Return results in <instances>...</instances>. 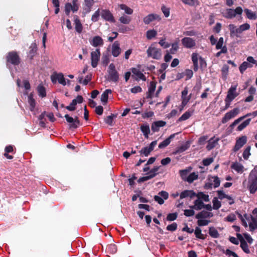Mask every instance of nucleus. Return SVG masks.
Listing matches in <instances>:
<instances>
[{
	"label": "nucleus",
	"instance_id": "obj_59",
	"mask_svg": "<svg viewBox=\"0 0 257 257\" xmlns=\"http://www.w3.org/2000/svg\"><path fill=\"white\" fill-rule=\"evenodd\" d=\"M166 229L168 231H174L177 229V224L176 222H173V223L168 225Z\"/></svg>",
	"mask_w": 257,
	"mask_h": 257
},
{
	"label": "nucleus",
	"instance_id": "obj_57",
	"mask_svg": "<svg viewBox=\"0 0 257 257\" xmlns=\"http://www.w3.org/2000/svg\"><path fill=\"white\" fill-rule=\"evenodd\" d=\"M65 117L68 122L74 123L75 126L77 127V124L79 123L78 120H74L72 117L69 116L68 114L65 115Z\"/></svg>",
	"mask_w": 257,
	"mask_h": 257
},
{
	"label": "nucleus",
	"instance_id": "obj_19",
	"mask_svg": "<svg viewBox=\"0 0 257 257\" xmlns=\"http://www.w3.org/2000/svg\"><path fill=\"white\" fill-rule=\"evenodd\" d=\"M90 43L93 46L96 47L102 46L103 44V41L100 37L95 36L90 41Z\"/></svg>",
	"mask_w": 257,
	"mask_h": 257
},
{
	"label": "nucleus",
	"instance_id": "obj_5",
	"mask_svg": "<svg viewBox=\"0 0 257 257\" xmlns=\"http://www.w3.org/2000/svg\"><path fill=\"white\" fill-rule=\"evenodd\" d=\"M80 7V4L78 0H72L71 3H67L65 5V13L69 16L71 12L73 13L77 12Z\"/></svg>",
	"mask_w": 257,
	"mask_h": 257
},
{
	"label": "nucleus",
	"instance_id": "obj_52",
	"mask_svg": "<svg viewBox=\"0 0 257 257\" xmlns=\"http://www.w3.org/2000/svg\"><path fill=\"white\" fill-rule=\"evenodd\" d=\"M166 124V122L162 120H159L154 122L152 125V128H154V127H163Z\"/></svg>",
	"mask_w": 257,
	"mask_h": 257
},
{
	"label": "nucleus",
	"instance_id": "obj_11",
	"mask_svg": "<svg viewBox=\"0 0 257 257\" xmlns=\"http://www.w3.org/2000/svg\"><path fill=\"white\" fill-rule=\"evenodd\" d=\"M7 61L14 65H17L20 63L19 57L17 53L15 52H12L8 54Z\"/></svg>",
	"mask_w": 257,
	"mask_h": 257
},
{
	"label": "nucleus",
	"instance_id": "obj_48",
	"mask_svg": "<svg viewBox=\"0 0 257 257\" xmlns=\"http://www.w3.org/2000/svg\"><path fill=\"white\" fill-rule=\"evenodd\" d=\"M178 216V213L177 212L169 213L166 217L167 221H172L176 220Z\"/></svg>",
	"mask_w": 257,
	"mask_h": 257
},
{
	"label": "nucleus",
	"instance_id": "obj_9",
	"mask_svg": "<svg viewBox=\"0 0 257 257\" xmlns=\"http://www.w3.org/2000/svg\"><path fill=\"white\" fill-rule=\"evenodd\" d=\"M51 80L53 83H56L57 81L63 86L66 85V80L62 73H55L51 76Z\"/></svg>",
	"mask_w": 257,
	"mask_h": 257
},
{
	"label": "nucleus",
	"instance_id": "obj_24",
	"mask_svg": "<svg viewBox=\"0 0 257 257\" xmlns=\"http://www.w3.org/2000/svg\"><path fill=\"white\" fill-rule=\"evenodd\" d=\"M257 115L256 111H254L252 112V113H249L246 114V115L241 116L236 120H235L233 123L230 125L231 127H234L236 124H238L240 122V121H241L244 118L247 117V116H252V117H255Z\"/></svg>",
	"mask_w": 257,
	"mask_h": 257
},
{
	"label": "nucleus",
	"instance_id": "obj_60",
	"mask_svg": "<svg viewBox=\"0 0 257 257\" xmlns=\"http://www.w3.org/2000/svg\"><path fill=\"white\" fill-rule=\"evenodd\" d=\"M100 15H101V13H100V10L98 9L92 16L91 20L93 22H97L98 20Z\"/></svg>",
	"mask_w": 257,
	"mask_h": 257
},
{
	"label": "nucleus",
	"instance_id": "obj_20",
	"mask_svg": "<svg viewBox=\"0 0 257 257\" xmlns=\"http://www.w3.org/2000/svg\"><path fill=\"white\" fill-rule=\"evenodd\" d=\"M28 103L29 104V109L34 114L36 113V109L35 108V100L33 98V94H30L28 96Z\"/></svg>",
	"mask_w": 257,
	"mask_h": 257
},
{
	"label": "nucleus",
	"instance_id": "obj_7",
	"mask_svg": "<svg viewBox=\"0 0 257 257\" xmlns=\"http://www.w3.org/2000/svg\"><path fill=\"white\" fill-rule=\"evenodd\" d=\"M242 9L241 7H238L235 10L227 9L225 14V17L228 19L234 18L237 15H241L242 13Z\"/></svg>",
	"mask_w": 257,
	"mask_h": 257
},
{
	"label": "nucleus",
	"instance_id": "obj_6",
	"mask_svg": "<svg viewBox=\"0 0 257 257\" xmlns=\"http://www.w3.org/2000/svg\"><path fill=\"white\" fill-rule=\"evenodd\" d=\"M108 80L115 83L117 82L119 79V74L115 69L113 64L111 63L108 66Z\"/></svg>",
	"mask_w": 257,
	"mask_h": 257
},
{
	"label": "nucleus",
	"instance_id": "obj_42",
	"mask_svg": "<svg viewBox=\"0 0 257 257\" xmlns=\"http://www.w3.org/2000/svg\"><path fill=\"white\" fill-rule=\"evenodd\" d=\"M252 66V64H249L247 62H243L239 67V70L241 73H243V72L247 68H250Z\"/></svg>",
	"mask_w": 257,
	"mask_h": 257
},
{
	"label": "nucleus",
	"instance_id": "obj_39",
	"mask_svg": "<svg viewBox=\"0 0 257 257\" xmlns=\"http://www.w3.org/2000/svg\"><path fill=\"white\" fill-rule=\"evenodd\" d=\"M119 21L123 24H128L131 21L130 17L123 15L119 18Z\"/></svg>",
	"mask_w": 257,
	"mask_h": 257
},
{
	"label": "nucleus",
	"instance_id": "obj_3",
	"mask_svg": "<svg viewBox=\"0 0 257 257\" xmlns=\"http://www.w3.org/2000/svg\"><path fill=\"white\" fill-rule=\"evenodd\" d=\"M237 85H232L227 91V96L225 99L226 108H228L231 101L239 95L236 92Z\"/></svg>",
	"mask_w": 257,
	"mask_h": 257
},
{
	"label": "nucleus",
	"instance_id": "obj_8",
	"mask_svg": "<svg viewBox=\"0 0 257 257\" xmlns=\"http://www.w3.org/2000/svg\"><path fill=\"white\" fill-rule=\"evenodd\" d=\"M100 56V52L99 49H97L91 53V65L92 67L95 68L98 64Z\"/></svg>",
	"mask_w": 257,
	"mask_h": 257
},
{
	"label": "nucleus",
	"instance_id": "obj_62",
	"mask_svg": "<svg viewBox=\"0 0 257 257\" xmlns=\"http://www.w3.org/2000/svg\"><path fill=\"white\" fill-rule=\"evenodd\" d=\"M250 28V26L248 24L245 23L240 25L239 27L240 34L242 32L247 30Z\"/></svg>",
	"mask_w": 257,
	"mask_h": 257
},
{
	"label": "nucleus",
	"instance_id": "obj_49",
	"mask_svg": "<svg viewBox=\"0 0 257 257\" xmlns=\"http://www.w3.org/2000/svg\"><path fill=\"white\" fill-rule=\"evenodd\" d=\"M154 177H155V175L154 174L153 175H148L146 176H144V177L140 178L138 180V182L139 183H141L144 182L145 181H146L147 180H149L150 179H151L153 178Z\"/></svg>",
	"mask_w": 257,
	"mask_h": 257
},
{
	"label": "nucleus",
	"instance_id": "obj_25",
	"mask_svg": "<svg viewBox=\"0 0 257 257\" xmlns=\"http://www.w3.org/2000/svg\"><path fill=\"white\" fill-rule=\"evenodd\" d=\"M212 216V213L203 210L197 214L195 217L196 219H199L202 218H210Z\"/></svg>",
	"mask_w": 257,
	"mask_h": 257
},
{
	"label": "nucleus",
	"instance_id": "obj_40",
	"mask_svg": "<svg viewBox=\"0 0 257 257\" xmlns=\"http://www.w3.org/2000/svg\"><path fill=\"white\" fill-rule=\"evenodd\" d=\"M198 178V175L197 173L195 172L191 173L189 175L186 180L190 183H192L194 180L197 179Z\"/></svg>",
	"mask_w": 257,
	"mask_h": 257
},
{
	"label": "nucleus",
	"instance_id": "obj_58",
	"mask_svg": "<svg viewBox=\"0 0 257 257\" xmlns=\"http://www.w3.org/2000/svg\"><path fill=\"white\" fill-rule=\"evenodd\" d=\"M223 252L225 253L228 256H232L233 257H239V256L234 251L227 249L226 250H223Z\"/></svg>",
	"mask_w": 257,
	"mask_h": 257
},
{
	"label": "nucleus",
	"instance_id": "obj_29",
	"mask_svg": "<svg viewBox=\"0 0 257 257\" xmlns=\"http://www.w3.org/2000/svg\"><path fill=\"white\" fill-rule=\"evenodd\" d=\"M194 234L196 238L204 240L206 237V234H203L202 233V230L201 228L198 226L195 227V230H194Z\"/></svg>",
	"mask_w": 257,
	"mask_h": 257
},
{
	"label": "nucleus",
	"instance_id": "obj_2",
	"mask_svg": "<svg viewBox=\"0 0 257 257\" xmlns=\"http://www.w3.org/2000/svg\"><path fill=\"white\" fill-rule=\"evenodd\" d=\"M146 52L149 58L159 60L162 57L161 50L156 47L154 44L149 47Z\"/></svg>",
	"mask_w": 257,
	"mask_h": 257
},
{
	"label": "nucleus",
	"instance_id": "obj_55",
	"mask_svg": "<svg viewBox=\"0 0 257 257\" xmlns=\"http://www.w3.org/2000/svg\"><path fill=\"white\" fill-rule=\"evenodd\" d=\"M159 44L164 48H168L170 46L169 43L165 41V39L161 38L159 42Z\"/></svg>",
	"mask_w": 257,
	"mask_h": 257
},
{
	"label": "nucleus",
	"instance_id": "obj_34",
	"mask_svg": "<svg viewBox=\"0 0 257 257\" xmlns=\"http://www.w3.org/2000/svg\"><path fill=\"white\" fill-rule=\"evenodd\" d=\"M106 250L109 253L113 254L116 252L117 249L115 244L111 243L107 246Z\"/></svg>",
	"mask_w": 257,
	"mask_h": 257
},
{
	"label": "nucleus",
	"instance_id": "obj_10",
	"mask_svg": "<svg viewBox=\"0 0 257 257\" xmlns=\"http://www.w3.org/2000/svg\"><path fill=\"white\" fill-rule=\"evenodd\" d=\"M247 142V138L246 136H242L239 137L236 142L235 146L233 149L234 152H236L238 151L241 148H242Z\"/></svg>",
	"mask_w": 257,
	"mask_h": 257
},
{
	"label": "nucleus",
	"instance_id": "obj_63",
	"mask_svg": "<svg viewBox=\"0 0 257 257\" xmlns=\"http://www.w3.org/2000/svg\"><path fill=\"white\" fill-rule=\"evenodd\" d=\"M210 222L209 220L206 219H198L197 221V224L199 226H206Z\"/></svg>",
	"mask_w": 257,
	"mask_h": 257
},
{
	"label": "nucleus",
	"instance_id": "obj_23",
	"mask_svg": "<svg viewBox=\"0 0 257 257\" xmlns=\"http://www.w3.org/2000/svg\"><path fill=\"white\" fill-rule=\"evenodd\" d=\"M204 203L202 200L197 199L194 202V205L190 206V207L191 209H195L196 210H201L204 207Z\"/></svg>",
	"mask_w": 257,
	"mask_h": 257
},
{
	"label": "nucleus",
	"instance_id": "obj_28",
	"mask_svg": "<svg viewBox=\"0 0 257 257\" xmlns=\"http://www.w3.org/2000/svg\"><path fill=\"white\" fill-rule=\"evenodd\" d=\"M228 29L230 31L231 36H238V35L240 34L239 27L237 28L233 24H230L228 26Z\"/></svg>",
	"mask_w": 257,
	"mask_h": 257
},
{
	"label": "nucleus",
	"instance_id": "obj_46",
	"mask_svg": "<svg viewBox=\"0 0 257 257\" xmlns=\"http://www.w3.org/2000/svg\"><path fill=\"white\" fill-rule=\"evenodd\" d=\"M217 143V141L214 140L213 139H210L206 146V149L207 150L210 151L214 148Z\"/></svg>",
	"mask_w": 257,
	"mask_h": 257
},
{
	"label": "nucleus",
	"instance_id": "obj_37",
	"mask_svg": "<svg viewBox=\"0 0 257 257\" xmlns=\"http://www.w3.org/2000/svg\"><path fill=\"white\" fill-rule=\"evenodd\" d=\"M209 234L213 238H218L219 236V234L218 231L213 227L209 228Z\"/></svg>",
	"mask_w": 257,
	"mask_h": 257
},
{
	"label": "nucleus",
	"instance_id": "obj_16",
	"mask_svg": "<svg viewBox=\"0 0 257 257\" xmlns=\"http://www.w3.org/2000/svg\"><path fill=\"white\" fill-rule=\"evenodd\" d=\"M119 45V43L118 41H115L112 45L111 53L114 57H117L121 52Z\"/></svg>",
	"mask_w": 257,
	"mask_h": 257
},
{
	"label": "nucleus",
	"instance_id": "obj_22",
	"mask_svg": "<svg viewBox=\"0 0 257 257\" xmlns=\"http://www.w3.org/2000/svg\"><path fill=\"white\" fill-rule=\"evenodd\" d=\"M196 195V193L193 190H184L182 191L180 194V198L181 199L185 198L187 197H189L191 198L195 197Z\"/></svg>",
	"mask_w": 257,
	"mask_h": 257
},
{
	"label": "nucleus",
	"instance_id": "obj_27",
	"mask_svg": "<svg viewBox=\"0 0 257 257\" xmlns=\"http://www.w3.org/2000/svg\"><path fill=\"white\" fill-rule=\"evenodd\" d=\"M74 19L75 30L77 33H81L82 31L83 27L80 22V21L77 16H75L74 17Z\"/></svg>",
	"mask_w": 257,
	"mask_h": 257
},
{
	"label": "nucleus",
	"instance_id": "obj_31",
	"mask_svg": "<svg viewBox=\"0 0 257 257\" xmlns=\"http://www.w3.org/2000/svg\"><path fill=\"white\" fill-rule=\"evenodd\" d=\"M132 73L137 77V79L146 80L145 75L138 69L134 68L132 69Z\"/></svg>",
	"mask_w": 257,
	"mask_h": 257
},
{
	"label": "nucleus",
	"instance_id": "obj_12",
	"mask_svg": "<svg viewBox=\"0 0 257 257\" xmlns=\"http://www.w3.org/2000/svg\"><path fill=\"white\" fill-rule=\"evenodd\" d=\"M181 41L182 45L187 48H192L196 45L195 41L190 37H185Z\"/></svg>",
	"mask_w": 257,
	"mask_h": 257
},
{
	"label": "nucleus",
	"instance_id": "obj_38",
	"mask_svg": "<svg viewBox=\"0 0 257 257\" xmlns=\"http://www.w3.org/2000/svg\"><path fill=\"white\" fill-rule=\"evenodd\" d=\"M195 196L197 197L198 199L202 200V201H209V195L205 194L203 192H200L198 194H196Z\"/></svg>",
	"mask_w": 257,
	"mask_h": 257
},
{
	"label": "nucleus",
	"instance_id": "obj_56",
	"mask_svg": "<svg viewBox=\"0 0 257 257\" xmlns=\"http://www.w3.org/2000/svg\"><path fill=\"white\" fill-rule=\"evenodd\" d=\"M250 120H251L250 118H248V119L242 121V122H241L240 124H239L238 125L237 128L239 129V128H244L246 127L249 124Z\"/></svg>",
	"mask_w": 257,
	"mask_h": 257
},
{
	"label": "nucleus",
	"instance_id": "obj_32",
	"mask_svg": "<svg viewBox=\"0 0 257 257\" xmlns=\"http://www.w3.org/2000/svg\"><path fill=\"white\" fill-rule=\"evenodd\" d=\"M155 89L156 83L153 81L151 82L149 87V91L148 94V98H152L153 97Z\"/></svg>",
	"mask_w": 257,
	"mask_h": 257
},
{
	"label": "nucleus",
	"instance_id": "obj_35",
	"mask_svg": "<svg viewBox=\"0 0 257 257\" xmlns=\"http://www.w3.org/2000/svg\"><path fill=\"white\" fill-rule=\"evenodd\" d=\"M119 8L123 10L127 15H132L133 13V10L124 4H120L118 5Z\"/></svg>",
	"mask_w": 257,
	"mask_h": 257
},
{
	"label": "nucleus",
	"instance_id": "obj_44",
	"mask_svg": "<svg viewBox=\"0 0 257 257\" xmlns=\"http://www.w3.org/2000/svg\"><path fill=\"white\" fill-rule=\"evenodd\" d=\"M213 209L215 210L218 209L221 206V202L218 200L217 197H214L212 200Z\"/></svg>",
	"mask_w": 257,
	"mask_h": 257
},
{
	"label": "nucleus",
	"instance_id": "obj_45",
	"mask_svg": "<svg viewBox=\"0 0 257 257\" xmlns=\"http://www.w3.org/2000/svg\"><path fill=\"white\" fill-rule=\"evenodd\" d=\"M37 91L40 96L44 97L46 96V90L43 86L39 85L37 87Z\"/></svg>",
	"mask_w": 257,
	"mask_h": 257
},
{
	"label": "nucleus",
	"instance_id": "obj_18",
	"mask_svg": "<svg viewBox=\"0 0 257 257\" xmlns=\"http://www.w3.org/2000/svg\"><path fill=\"white\" fill-rule=\"evenodd\" d=\"M155 20H160L161 18L157 15L149 14L144 18L143 21L145 24H149Z\"/></svg>",
	"mask_w": 257,
	"mask_h": 257
},
{
	"label": "nucleus",
	"instance_id": "obj_33",
	"mask_svg": "<svg viewBox=\"0 0 257 257\" xmlns=\"http://www.w3.org/2000/svg\"><path fill=\"white\" fill-rule=\"evenodd\" d=\"M111 92L112 91L110 89L105 90L101 94V101L104 104H106L107 102L108 94H111Z\"/></svg>",
	"mask_w": 257,
	"mask_h": 257
},
{
	"label": "nucleus",
	"instance_id": "obj_54",
	"mask_svg": "<svg viewBox=\"0 0 257 257\" xmlns=\"http://www.w3.org/2000/svg\"><path fill=\"white\" fill-rule=\"evenodd\" d=\"M152 151L149 149L148 147H144L139 152L140 155H144L148 156Z\"/></svg>",
	"mask_w": 257,
	"mask_h": 257
},
{
	"label": "nucleus",
	"instance_id": "obj_61",
	"mask_svg": "<svg viewBox=\"0 0 257 257\" xmlns=\"http://www.w3.org/2000/svg\"><path fill=\"white\" fill-rule=\"evenodd\" d=\"M184 76H186V80L190 79L193 75V71L190 69H186L184 72Z\"/></svg>",
	"mask_w": 257,
	"mask_h": 257
},
{
	"label": "nucleus",
	"instance_id": "obj_14",
	"mask_svg": "<svg viewBox=\"0 0 257 257\" xmlns=\"http://www.w3.org/2000/svg\"><path fill=\"white\" fill-rule=\"evenodd\" d=\"M188 88L185 87L182 91L181 99H182V106L183 107L185 106L191 99V94L188 95Z\"/></svg>",
	"mask_w": 257,
	"mask_h": 257
},
{
	"label": "nucleus",
	"instance_id": "obj_4",
	"mask_svg": "<svg viewBox=\"0 0 257 257\" xmlns=\"http://www.w3.org/2000/svg\"><path fill=\"white\" fill-rule=\"evenodd\" d=\"M248 189L251 194L255 193L257 191V172H251L248 177Z\"/></svg>",
	"mask_w": 257,
	"mask_h": 257
},
{
	"label": "nucleus",
	"instance_id": "obj_51",
	"mask_svg": "<svg viewBox=\"0 0 257 257\" xmlns=\"http://www.w3.org/2000/svg\"><path fill=\"white\" fill-rule=\"evenodd\" d=\"M192 114V111H186L179 118V120L180 121L185 120L189 118L191 116Z\"/></svg>",
	"mask_w": 257,
	"mask_h": 257
},
{
	"label": "nucleus",
	"instance_id": "obj_26",
	"mask_svg": "<svg viewBox=\"0 0 257 257\" xmlns=\"http://www.w3.org/2000/svg\"><path fill=\"white\" fill-rule=\"evenodd\" d=\"M178 133L170 135L168 138H167L166 140H165L159 144V148L160 149H162L168 146L171 143V140L174 138L175 136Z\"/></svg>",
	"mask_w": 257,
	"mask_h": 257
},
{
	"label": "nucleus",
	"instance_id": "obj_1",
	"mask_svg": "<svg viewBox=\"0 0 257 257\" xmlns=\"http://www.w3.org/2000/svg\"><path fill=\"white\" fill-rule=\"evenodd\" d=\"M191 59L193 64V70L196 72L200 68H204L206 66V63L204 59L198 54L193 53L191 56Z\"/></svg>",
	"mask_w": 257,
	"mask_h": 257
},
{
	"label": "nucleus",
	"instance_id": "obj_53",
	"mask_svg": "<svg viewBox=\"0 0 257 257\" xmlns=\"http://www.w3.org/2000/svg\"><path fill=\"white\" fill-rule=\"evenodd\" d=\"M179 49V43L178 42H175L171 45V48L170 50L171 54H175Z\"/></svg>",
	"mask_w": 257,
	"mask_h": 257
},
{
	"label": "nucleus",
	"instance_id": "obj_43",
	"mask_svg": "<svg viewBox=\"0 0 257 257\" xmlns=\"http://www.w3.org/2000/svg\"><path fill=\"white\" fill-rule=\"evenodd\" d=\"M240 246L245 253L247 254L250 253V250L248 248V245L245 240H243V242L241 241Z\"/></svg>",
	"mask_w": 257,
	"mask_h": 257
},
{
	"label": "nucleus",
	"instance_id": "obj_41",
	"mask_svg": "<svg viewBox=\"0 0 257 257\" xmlns=\"http://www.w3.org/2000/svg\"><path fill=\"white\" fill-rule=\"evenodd\" d=\"M244 12L245 13L246 17L248 19L251 20H255L256 19L255 14L250 10L246 9L244 10Z\"/></svg>",
	"mask_w": 257,
	"mask_h": 257
},
{
	"label": "nucleus",
	"instance_id": "obj_36",
	"mask_svg": "<svg viewBox=\"0 0 257 257\" xmlns=\"http://www.w3.org/2000/svg\"><path fill=\"white\" fill-rule=\"evenodd\" d=\"M157 32L154 30H149L146 32V37L148 40H151L156 37Z\"/></svg>",
	"mask_w": 257,
	"mask_h": 257
},
{
	"label": "nucleus",
	"instance_id": "obj_64",
	"mask_svg": "<svg viewBox=\"0 0 257 257\" xmlns=\"http://www.w3.org/2000/svg\"><path fill=\"white\" fill-rule=\"evenodd\" d=\"M184 214L187 217L192 216L195 214V211L193 209H185L184 211Z\"/></svg>",
	"mask_w": 257,
	"mask_h": 257
},
{
	"label": "nucleus",
	"instance_id": "obj_13",
	"mask_svg": "<svg viewBox=\"0 0 257 257\" xmlns=\"http://www.w3.org/2000/svg\"><path fill=\"white\" fill-rule=\"evenodd\" d=\"M239 112V109L236 108L226 113L223 118L222 122H226L231 118L235 117Z\"/></svg>",
	"mask_w": 257,
	"mask_h": 257
},
{
	"label": "nucleus",
	"instance_id": "obj_15",
	"mask_svg": "<svg viewBox=\"0 0 257 257\" xmlns=\"http://www.w3.org/2000/svg\"><path fill=\"white\" fill-rule=\"evenodd\" d=\"M101 17L105 20L114 23L115 22V19L113 16V15L108 10H102L101 12Z\"/></svg>",
	"mask_w": 257,
	"mask_h": 257
},
{
	"label": "nucleus",
	"instance_id": "obj_30",
	"mask_svg": "<svg viewBox=\"0 0 257 257\" xmlns=\"http://www.w3.org/2000/svg\"><path fill=\"white\" fill-rule=\"evenodd\" d=\"M231 168L237 173H242L243 171V165L238 162L233 163L231 166Z\"/></svg>",
	"mask_w": 257,
	"mask_h": 257
},
{
	"label": "nucleus",
	"instance_id": "obj_50",
	"mask_svg": "<svg viewBox=\"0 0 257 257\" xmlns=\"http://www.w3.org/2000/svg\"><path fill=\"white\" fill-rule=\"evenodd\" d=\"M159 130H152V133L151 132V130H141L143 135L146 139H148L149 135H153L155 132H158Z\"/></svg>",
	"mask_w": 257,
	"mask_h": 257
},
{
	"label": "nucleus",
	"instance_id": "obj_17",
	"mask_svg": "<svg viewBox=\"0 0 257 257\" xmlns=\"http://www.w3.org/2000/svg\"><path fill=\"white\" fill-rule=\"evenodd\" d=\"M190 147V142L187 141L184 144H182L181 146L177 147L175 151L173 153V154H177L182 153L188 149Z\"/></svg>",
	"mask_w": 257,
	"mask_h": 257
},
{
	"label": "nucleus",
	"instance_id": "obj_47",
	"mask_svg": "<svg viewBox=\"0 0 257 257\" xmlns=\"http://www.w3.org/2000/svg\"><path fill=\"white\" fill-rule=\"evenodd\" d=\"M251 149L250 146H247L244 150L242 154L243 158L245 160H247L250 155V151Z\"/></svg>",
	"mask_w": 257,
	"mask_h": 257
},
{
	"label": "nucleus",
	"instance_id": "obj_21",
	"mask_svg": "<svg viewBox=\"0 0 257 257\" xmlns=\"http://www.w3.org/2000/svg\"><path fill=\"white\" fill-rule=\"evenodd\" d=\"M94 3V0H84V6L83 8L84 13H89L91 11V8Z\"/></svg>",
	"mask_w": 257,
	"mask_h": 257
}]
</instances>
